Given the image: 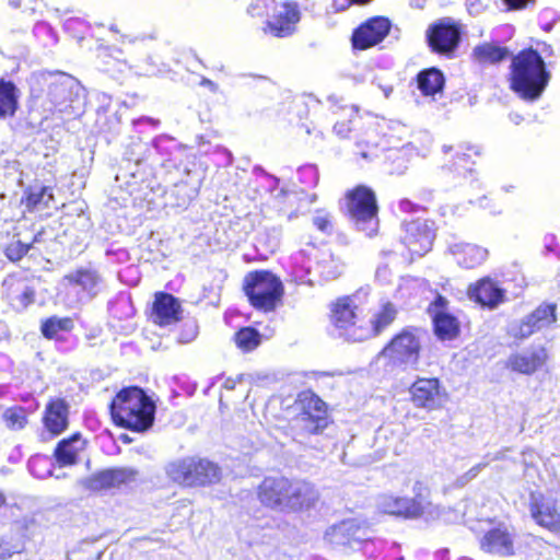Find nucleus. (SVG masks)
<instances>
[{"label": "nucleus", "instance_id": "obj_18", "mask_svg": "<svg viewBox=\"0 0 560 560\" xmlns=\"http://www.w3.org/2000/svg\"><path fill=\"white\" fill-rule=\"evenodd\" d=\"M182 307L178 300L170 293L159 292L152 307V320L160 326L177 323L180 319Z\"/></svg>", "mask_w": 560, "mask_h": 560}, {"label": "nucleus", "instance_id": "obj_53", "mask_svg": "<svg viewBox=\"0 0 560 560\" xmlns=\"http://www.w3.org/2000/svg\"><path fill=\"white\" fill-rule=\"evenodd\" d=\"M196 174L199 175L200 185H201L202 184V179H203V172L200 168H198V167H195L194 170H186L185 177L182 178L178 183H185L186 186L189 187L190 183H191V178Z\"/></svg>", "mask_w": 560, "mask_h": 560}, {"label": "nucleus", "instance_id": "obj_20", "mask_svg": "<svg viewBox=\"0 0 560 560\" xmlns=\"http://www.w3.org/2000/svg\"><path fill=\"white\" fill-rule=\"evenodd\" d=\"M326 537L334 545L349 547H353L354 544H359L368 539L365 537V530L351 520L343 521L340 524L332 526L326 533Z\"/></svg>", "mask_w": 560, "mask_h": 560}, {"label": "nucleus", "instance_id": "obj_27", "mask_svg": "<svg viewBox=\"0 0 560 560\" xmlns=\"http://www.w3.org/2000/svg\"><path fill=\"white\" fill-rule=\"evenodd\" d=\"M84 447V441L80 433L72 434L69 439L61 440L55 450V457L61 466L72 465L77 456Z\"/></svg>", "mask_w": 560, "mask_h": 560}, {"label": "nucleus", "instance_id": "obj_36", "mask_svg": "<svg viewBox=\"0 0 560 560\" xmlns=\"http://www.w3.org/2000/svg\"><path fill=\"white\" fill-rule=\"evenodd\" d=\"M69 282L82 287L83 290L96 294V287L101 282V277L95 270L80 269L66 276Z\"/></svg>", "mask_w": 560, "mask_h": 560}, {"label": "nucleus", "instance_id": "obj_58", "mask_svg": "<svg viewBox=\"0 0 560 560\" xmlns=\"http://www.w3.org/2000/svg\"><path fill=\"white\" fill-rule=\"evenodd\" d=\"M165 140H167V138H164V137L155 138V139L153 140V147H154V149H155L156 151H159V150H160V148H161L162 142H163V141H165Z\"/></svg>", "mask_w": 560, "mask_h": 560}, {"label": "nucleus", "instance_id": "obj_35", "mask_svg": "<svg viewBox=\"0 0 560 560\" xmlns=\"http://www.w3.org/2000/svg\"><path fill=\"white\" fill-rule=\"evenodd\" d=\"M200 178L196 174L191 178L190 186L187 187L185 183H176L172 189V196L175 198V206L187 207L199 194Z\"/></svg>", "mask_w": 560, "mask_h": 560}, {"label": "nucleus", "instance_id": "obj_47", "mask_svg": "<svg viewBox=\"0 0 560 560\" xmlns=\"http://www.w3.org/2000/svg\"><path fill=\"white\" fill-rule=\"evenodd\" d=\"M22 549L20 542H13L11 539L0 536V560H7L14 553L21 552Z\"/></svg>", "mask_w": 560, "mask_h": 560}, {"label": "nucleus", "instance_id": "obj_40", "mask_svg": "<svg viewBox=\"0 0 560 560\" xmlns=\"http://www.w3.org/2000/svg\"><path fill=\"white\" fill-rule=\"evenodd\" d=\"M85 487L94 491L116 487L113 480L112 470L106 469L93 475L85 480Z\"/></svg>", "mask_w": 560, "mask_h": 560}, {"label": "nucleus", "instance_id": "obj_43", "mask_svg": "<svg viewBox=\"0 0 560 560\" xmlns=\"http://www.w3.org/2000/svg\"><path fill=\"white\" fill-rule=\"evenodd\" d=\"M267 27L269 32L277 37L290 36L295 30V27L291 26V23H288L276 15L271 21H268Z\"/></svg>", "mask_w": 560, "mask_h": 560}, {"label": "nucleus", "instance_id": "obj_54", "mask_svg": "<svg viewBox=\"0 0 560 560\" xmlns=\"http://www.w3.org/2000/svg\"><path fill=\"white\" fill-rule=\"evenodd\" d=\"M418 208L419 206L413 203L409 199H402L399 201V210L402 212L416 211Z\"/></svg>", "mask_w": 560, "mask_h": 560}, {"label": "nucleus", "instance_id": "obj_24", "mask_svg": "<svg viewBox=\"0 0 560 560\" xmlns=\"http://www.w3.org/2000/svg\"><path fill=\"white\" fill-rule=\"evenodd\" d=\"M150 153L151 149L147 142L140 139L132 140L130 144L127 145L124 153L126 172L131 177H136L139 166L150 156ZM121 168H124V166Z\"/></svg>", "mask_w": 560, "mask_h": 560}, {"label": "nucleus", "instance_id": "obj_31", "mask_svg": "<svg viewBox=\"0 0 560 560\" xmlns=\"http://www.w3.org/2000/svg\"><path fill=\"white\" fill-rule=\"evenodd\" d=\"M354 301L352 298H342L337 301L331 312V322L337 328L347 329L353 326L354 313Z\"/></svg>", "mask_w": 560, "mask_h": 560}, {"label": "nucleus", "instance_id": "obj_62", "mask_svg": "<svg viewBox=\"0 0 560 560\" xmlns=\"http://www.w3.org/2000/svg\"><path fill=\"white\" fill-rule=\"evenodd\" d=\"M4 504H5V497H4V494L2 493V491H0V508H1L2 505H4Z\"/></svg>", "mask_w": 560, "mask_h": 560}, {"label": "nucleus", "instance_id": "obj_55", "mask_svg": "<svg viewBox=\"0 0 560 560\" xmlns=\"http://www.w3.org/2000/svg\"><path fill=\"white\" fill-rule=\"evenodd\" d=\"M202 86H207L208 89H210L212 92H217L218 91V84L214 83L213 81H211L210 79H207V78H203L201 80V83H200Z\"/></svg>", "mask_w": 560, "mask_h": 560}, {"label": "nucleus", "instance_id": "obj_63", "mask_svg": "<svg viewBox=\"0 0 560 560\" xmlns=\"http://www.w3.org/2000/svg\"><path fill=\"white\" fill-rule=\"evenodd\" d=\"M350 1L354 2V3H359V4H364V3L370 2L371 0H350Z\"/></svg>", "mask_w": 560, "mask_h": 560}, {"label": "nucleus", "instance_id": "obj_3", "mask_svg": "<svg viewBox=\"0 0 560 560\" xmlns=\"http://www.w3.org/2000/svg\"><path fill=\"white\" fill-rule=\"evenodd\" d=\"M155 406L137 386L121 389L110 404V415L116 424L142 432L154 421Z\"/></svg>", "mask_w": 560, "mask_h": 560}, {"label": "nucleus", "instance_id": "obj_23", "mask_svg": "<svg viewBox=\"0 0 560 560\" xmlns=\"http://www.w3.org/2000/svg\"><path fill=\"white\" fill-rule=\"evenodd\" d=\"M470 295L478 303L490 308L497 307L504 300V291L490 279L480 280L476 287L470 290Z\"/></svg>", "mask_w": 560, "mask_h": 560}, {"label": "nucleus", "instance_id": "obj_25", "mask_svg": "<svg viewBox=\"0 0 560 560\" xmlns=\"http://www.w3.org/2000/svg\"><path fill=\"white\" fill-rule=\"evenodd\" d=\"M451 250L456 256L458 265L465 268L479 266L488 256L487 249L472 244H455Z\"/></svg>", "mask_w": 560, "mask_h": 560}, {"label": "nucleus", "instance_id": "obj_37", "mask_svg": "<svg viewBox=\"0 0 560 560\" xmlns=\"http://www.w3.org/2000/svg\"><path fill=\"white\" fill-rule=\"evenodd\" d=\"M73 320L70 317L51 316L42 323V334L48 339L57 337L59 331H70Z\"/></svg>", "mask_w": 560, "mask_h": 560}, {"label": "nucleus", "instance_id": "obj_52", "mask_svg": "<svg viewBox=\"0 0 560 560\" xmlns=\"http://www.w3.org/2000/svg\"><path fill=\"white\" fill-rule=\"evenodd\" d=\"M334 131L341 138L348 137L351 131L350 120L348 121H337L334 125Z\"/></svg>", "mask_w": 560, "mask_h": 560}, {"label": "nucleus", "instance_id": "obj_42", "mask_svg": "<svg viewBox=\"0 0 560 560\" xmlns=\"http://www.w3.org/2000/svg\"><path fill=\"white\" fill-rule=\"evenodd\" d=\"M8 428L12 430L22 429L26 422V418L22 409L9 408L2 416Z\"/></svg>", "mask_w": 560, "mask_h": 560}, {"label": "nucleus", "instance_id": "obj_51", "mask_svg": "<svg viewBox=\"0 0 560 560\" xmlns=\"http://www.w3.org/2000/svg\"><path fill=\"white\" fill-rule=\"evenodd\" d=\"M446 305L447 300L442 295H438L431 303L429 311L432 313V316H434L439 312H446Z\"/></svg>", "mask_w": 560, "mask_h": 560}, {"label": "nucleus", "instance_id": "obj_56", "mask_svg": "<svg viewBox=\"0 0 560 560\" xmlns=\"http://www.w3.org/2000/svg\"><path fill=\"white\" fill-rule=\"evenodd\" d=\"M471 158L470 153H457V161L455 162V165L457 167L462 166V167H465V165H459L460 161H467Z\"/></svg>", "mask_w": 560, "mask_h": 560}, {"label": "nucleus", "instance_id": "obj_50", "mask_svg": "<svg viewBox=\"0 0 560 560\" xmlns=\"http://www.w3.org/2000/svg\"><path fill=\"white\" fill-rule=\"evenodd\" d=\"M23 307L28 306L35 300V290L28 285H24L20 295L18 296Z\"/></svg>", "mask_w": 560, "mask_h": 560}, {"label": "nucleus", "instance_id": "obj_44", "mask_svg": "<svg viewBox=\"0 0 560 560\" xmlns=\"http://www.w3.org/2000/svg\"><path fill=\"white\" fill-rule=\"evenodd\" d=\"M275 15L288 23H291V26L293 27L300 20L298 5L291 2L283 3Z\"/></svg>", "mask_w": 560, "mask_h": 560}, {"label": "nucleus", "instance_id": "obj_1", "mask_svg": "<svg viewBox=\"0 0 560 560\" xmlns=\"http://www.w3.org/2000/svg\"><path fill=\"white\" fill-rule=\"evenodd\" d=\"M84 90L81 83L65 72H39L32 77L31 93L42 101L47 113L79 115Z\"/></svg>", "mask_w": 560, "mask_h": 560}, {"label": "nucleus", "instance_id": "obj_19", "mask_svg": "<svg viewBox=\"0 0 560 560\" xmlns=\"http://www.w3.org/2000/svg\"><path fill=\"white\" fill-rule=\"evenodd\" d=\"M481 549L488 553L510 557L514 555V541L506 527H495L488 530L481 541Z\"/></svg>", "mask_w": 560, "mask_h": 560}, {"label": "nucleus", "instance_id": "obj_11", "mask_svg": "<svg viewBox=\"0 0 560 560\" xmlns=\"http://www.w3.org/2000/svg\"><path fill=\"white\" fill-rule=\"evenodd\" d=\"M427 37L433 51L450 56L459 45L460 25L450 18L442 19L429 27Z\"/></svg>", "mask_w": 560, "mask_h": 560}, {"label": "nucleus", "instance_id": "obj_26", "mask_svg": "<svg viewBox=\"0 0 560 560\" xmlns=\"http://www.w3.org/2000/svg\"><path fill=\"white\" fill-rule=\"evenodd\" d=\"M191 468H196L195 457L179 458L165 466V474L177 485L192 487Z\"/></svg>", "mask_w": 560, "mask_h": 560}, {"label": "nucleus", "instance_id": "obj_2", "mask_svg": "<svg viewBox=\"0 0 560 560\" xmlns=\"http://www.w3.org/2000/svg\"><path fill=\"white\" fill-rule=\"evenodd\" d=\"M510 69L511 90L527 102H535L542 95L551 77L544 58L533 48L515 55Z\"/></svg>", "mask_w": 560, "mask_h": 560}, {"label": "nucleus", "instance_id": "obj_61", "mask_svg": "<svg viewBox=\"0 0 560 560\" xmlns=\"http://www.w3.org/2000/svg\"><path fill=\"white\" fill-rule=\"evenodd\" d=\"M383 91H384L385 96L388 97L389 94L393 92V88H390V86L389 88H385V89H383Z\"/></svg>", "mask_w": 560, "mask_h": 560}, {"label": "nucleus", "instance_id": "obj_15", "mask_svg": "<svg viewBox=\"0 0 560 560\" xmlns=\"http://www.w3.org/2000/svg\"><path fill=\"white\" fill-rule=\"evenodd\" d=\"M287 499L285 511L296 512L314 506L319 499V493L311 482L291 479Z\"/></svg>", "mask_w": 560, "mask_h": 560}, {"label": "nucleus", "instance_id": "obj_7", "mask_svg": "<svg viewBox=\"0 0 560 560\" xmlns=\"http://www.w3.org/2000/svg\"><path fill=\"white\" fill-rule=\"evenodd\" d=\"M328 423L326 404L317 395L306 394L302 399V412L295 419L296 428L300 430L298 435L304 438L320 434Z\"/></svg>", "mask_w": 560, "mask_h": 560}, {"label": "nucleus", "instance_id": "obj_6", "mask_svg": "<svg viewBox=\"0 0 560 560\" xmlns=\"http://www.w3.org/2000/svg\"><path fill=\"white\" fill-rule=\"evenodd\" d=\"M420 347L415 329L407 328L396 335L380 355L386 358L394 366H413L418 363Z\"/></svg>", "mask_w": 560, "mask_h": 560}, {"label": "nucleus", "instance_id": "obj_8", "mask_svg": "<svg viewBox=\"0 0 560 560\" xmlns=\"http://www.w3.org/2000/svg\"><path fill=\"white\" fill-rule=\"evenodd\" d=\"M328 423L326 404L317 395L306 394L302 399V412L295 419L296 428L300 430L298 435L304 438L320 434Z\"/></svg>", "mask_w": 560, "mask_h": 560}, {"label": "nucleus", "instance_id": "obj_39", "mask_svg": "<svg viewBox=\"0 0 560 560\" xmlns=\"http://www.w3.org/2000/svg\"><path fill=\"white\" fill-rule=\"evenodd\" d=\"M318 270L324 280H335L337 279L343 270V265L336 260L331 255L328 258L322 259L318 265Z\"/></svg>", "mask_w": 560, "mask_h": 560}, {"label": "nucleus", "instance_id": "obj_29", "mask_svg": "<svg viewBox=\"0 0 560 560\" xmlns=\"http://www.w3.org/2000/svg\"><path fill=\"white\" fill-rule=\"evenodd\" d=\"M196 468H191V477L195 479L192 487L206 486L220 480L221 470L214 463L195 457Z\"/></svg>", "mask_w": 560, "mask_h": 560}, {"label": "nucleus", "instance_id": "obj_33", "mask_svg": "<svg viewBox=\"0 0 560 560\" xmlns=\"http://www.w3.org/2000/svg\"><path fill=\"white\" fill-rule=\"evenodd\" d=\"M509 56V49L492 43L478 45L472 50V57L479 63H497Z\"/></svg>", "mask_w": 560, "mask_h": 560}, {"label": "nucleus", "instance_id": "obj_28", "mask_svg": "<svg viewBox=\"0 0 560 560\" xmlns=\"http://www.w3.org/2000/svg\"><path fill=\"white\" fill-rule=\"evenodd\" d=\"M545 362L544 350L513 354L509 358V366L518 373L533 374Z\"/></svg>", "mask_w": 560, "mask_h": 560}, {"label": "nucleus", "instance_id": "obj_45", "mask_svg": "<svg viewBox=\"0 0 560 560\" xmlns=\"http://www.w3.org/2000/svg\"><path fill=\"white\" fill-rule=\"evenodd\" d=\"M52 199V194L48 187H42L38 191H32L27 197L28 205L33 207H49Z\"/></svg>", "mask_w": 560, "mask_h": 560}, {"label": "nucleus", "instance_id": "obj_30", "mask_svg": "<svg viewBox=\"0 0 560 560\" xmlns=\"http://www.w3.org/2000/svg\"><path fill=\"white\" fill-rule=\"evenodd\" d=\"M20 91L14 83L0 80V118L14 116L19 107Z\"/></svg>", "mask_w": 560, "mask_h": 560}, {"label": "nucleus", "instance_id": "obj_9", "mask_svg": "<svg viewBox=\"0 0 560 560\" xmlns=\"http://www.w3.org/2000/svg\"><path fill=\"white\" fill-rule=\"evenodd\" d=\"M430 506L425 494L417 492L413 498L381 494L376 499L380 512L405 518H417L423 515Z\"/></svg>", "mask_w": 560, "mask_h": 560}, {"label": "nucleus", "instance_id": "obj_57", "mask_svg": "<svg viewBox=\"0 0 560 560\" xmlns=\"http://www.w3.org/2000/svg\"><path fill=\"white\" fill-rule=\"evenodd\" d=\"M509 117L510 120L513 121L515 125L521 124V121L523 120V117L516 113H511Z\"/></svg>", "mask_w": 560, "mask_h": 560}, {"label": "nucleus", "instance_id": "obj_64", "mask_svg": "<svg viewBox=\"0 0 560 560\" xmlns=\"http://www.w3.org/2000/svg\"><path fill=\"white\" fill-rule=\"evenodd\" d=\"M451 150H452V147H450V145H443V151H444L445 153H447V152H448V151H451Z\"/></svg>", "mask_w": 560, "mask_h": 560}, {"label": "nucleus", "instance_id": "obj_41", "mask_svg": "<svg viewBox=\"0 0 560 560\" xmlns=\"http://www.w3.org/2000/svg\"><path fill=\"white\" fill-rule=\"evenodd\" d=\"M313 225L324 234L330 235L334 232V221L330 212L318 209L312 217Z\"/></svg>", "mask_w": 560, "mask_h": 560}, {"label": "nucleus", "instance_id": "obj_14", "mask_svg": "<svg viewBox=\"0 0 560 560\" xmlns=\"http://www.w3.org/2000/svg\"><path fill=\"white\" fill-rule=\"evenodd\" d=\"M290 480L284 476L266 477L258 487L260 502L268 508L285 511Z\"/></svg>", "mask_w": 560, "mask_h": 560}, {"label": "nucleus", "instance_id": "obj_10", "mask_svg": "<svg viewBox=\"0 0 560 560\" xmlns=\"http://www.w3.org/2000/svg\"><path fill=\"white\" fill-rule=\"evenodd\" d=\"M402 243L411 254L423 256L435 238V224L427 219H417L402 223Z\"/></svg>", "mask_w": 560, "mask_h": 560}, {"label": "nucleus", "instance_id": "obj_34", "mask_svg": "<svg viewBox=\"0 0 560 560\" xmlns=\"http://www.w3.org/2000/svg\"><path fill=\"white\" fill-rule=\"evenodd\" d=\"M434 331L440 339L452 340L459 332V325L453 315L439 312L433 316Z\"/></svg>", "mask_w": 560, "mask_h": 560}, {"label": "nucleus", "instance_id": "obj_59", "mask_svg": "<svg viewBox=\"0 0 560 560\" xmlns=\"http://www.w3.org/2000/svg\"><path fill=\"white\" fill-rule=\"evenodd\" d=\"M387 272H388L387 267L378 268V269L376 270V277H377V278H382V277H384V278H385V277H386V275H387Z\"/></svg>", "mask_w": 560, "mask_h": 560}, {"label": "nucleus", "instance_id": "obj_16", "mask_svg": "<svg viewBox=\"0 0 560 560\" xmlns=\"http://www.w3.org/2000/svg\"><path fill=\"white\" fill-rule=\"evenodd\" d=\"M411 400L417 407L436 409L443 402V395L436 378H419L410 387Z\"/></svg>", "mask_w": 560, "mask_h": 560}, {"label": "nucleus", "instance_id": "obj_13", "mask_svg": "<svg viewBox=\"0 0 560 560\" xmlns=\"http://www.w3.org/2000/svg\"><path fill=\"white\" fill-rule=\"evenodd\" d=\"M557 305L553 303H542L529 315L525 316L517 327L513 328V336L515 338L525 339L549 327L557 320L556 316Z\"/></svg>", "mask_w": 560, "mask_h": 560}, {"label": "nucleus", "instance_id": "obj_21", "mask_svg": "<svg viewBox=\"0 0 560 560\" xmlns=\"http://www.w3.org/2000/svg\"><path fill=\"white\" fill-rule=\"evenodd\" d=\"M396 315V306L392 302L385 301L381 304V308L377 312H375V314L371 318V328L368 329L365 332H361L359 335L353 329V331L349 334V338H351L354 341H361L372 336H376L395 320Z\"/></svg>", "mask_w": 560, "mask_h": 560}, {"label": "nucleus", "instance_id": "obj_4", "mask_svg": "<svg viewBox=\"0 0 560 560\" xmlns=\"http://www.w3.org/2000/svg\"><path fill=\"white\" fill-rule=\"evenodd\" d=\"M243 290L249 303L265 312L273 311L283 295L281 280L268 270L248 272L243 281Z\"/></svg>", "mask_w": 560, "mask_h": 560}, {"label": "nucleus", "instance_id": "obj_17", "mask_svg": "<svg viewBox=\"0 0 560 560\" xmlns=\"http://www.w3.org/2000/svg\"><path fill=\"white\" fill-rule=\"evenodd\" d=\"M530 514L540 526L553 532L560 530V508L553 500L532 495Z\"/></svg>", "mask_w": 560, "mask_h": 560}, {"label": "nucleus", "instance_id": "obj_12", "mask_svg": "<svg viewBox=\"0 0 560 560\" xmlns=\"http://www.w3.org/2000/svg\"><path fill=\"white\" fill-rule=\"evenodd\" d=\"M392 28L387 18L374 16L366 20L352 34L351 40L354 49H368L381 43Z\"/></svg>", "mask_w": 560, "mask_h": 560}, {"label": "nucleus", "instance_id": "obj_5", "mask_svg": "<svg viewBox=\"0 0 560 560\" xmlns=\"http://www.w3.org/2000/svg\"><path fill=\"white\" fill-rule=\"evenodd\" d=\"M347 208L357 229L372 236L378 226L375 194L368 187L359 186L347 195Z\"/></svg>", "mask_w": 560, "mask_h": 560}, {"label": "nucleus", "instance_id": "obj_38", "mask_svg": "<svg viewBox=\"0 0 560 560\" xmlns=\"http://www.w3.org/2000/svg\"><path fill=\"white\" fill-rule=\"evenodd\" d=\"M234 340L240 349L248 352L260 345L261 335L253 327H244L234 335Z\"/></svg>", "mask_w": 560, "mask_h": 560}, {"label": "nucleus", "instance_id": "obj_46", "mask_svg": "<svg viewBox=\"0 0 560 560\" xmlns=\"http://www.w3.org/2000/svg\"><path fill=\"white\" fill-rule=\"evenodd\" d=\"M112 475L115 486H119L122 483H127L136 480L138 476V471L133 468L121 467V468H113Z\"/></svg>", "mask_w": 560, "mask_h": 560}, {"label": "nucleus", "instance_id": "obj_22", "mask_svg": "<svg viewBox=\"0 0 560 560\" xmlns=\"http://www.w3.org/2000/svg\"><path fill=\"white\" fill-rule=\"evenodd\" d=\"M69 406L63 399L51 400L46 406L44 423L47 430L58 435L68 428Z\"/></svg>", "mask_w": 560, "mask_h": 560}, {"label": "nucleus", "instance_id": "obj_32", "mask_svg": "<svg viewBox=\"0 0 560 560\" xmlns=\"http://www.w3.org/2000/svg\"><path fill=\"white\" fill-rule=\"evenodd\" d=\"M417 82L419 90L424 95H434L442 91L444 85V75L435 68L425 69L419 72Z\"/></svg>", "mask_w": 560, "mask_h": 560}, {"label": "nucleus", "instance_id": "obj_60", "mask_svg": "<svg viewBox=\"0 0 560 560\" xmlns=\"http://www.w3.org/2000/svg\"><path fill=\"white\" fill-rule=\"evenodd\" d=\"M10 4H11L13 8H16V9L22 8V3H21V1H18V0H11V1H10Z\"/></svg>", "mask_w": 560, "mask_h": 560}, {"label": "nucleus", "instance_id": "obj_48", "mask_svg": "<svg viewBox=\"0 0 560 560\" xmlns=\"http://www.w3.org/2000/svg\"><path fill=\"white\" fill-rule=\"evenodd\" d=\"M487 465H488V463H479V464L475 465L474 467H471L468 471H466L465 474H463L456 478V480L454 482L455 487H457V488L465 487L468 482H470L472 479H475Z\"/></svg>", "mask_w": 560, "mask_h": 560}, {"label": "nucleus", "instance_id": "obj_49", "mask_svg": "<svg viewBox=\"0 0 560 560\" xmlns=\"http://www.w3.org/2000/svg\"><path fill=\"white\" fill-rule=\"evenodd\" d=\"M30 248V244L18 241L8 247L7 255L11 260H19L28 253Z\"/></svg>", "mask_w": 560, "mask_h": 560}]
</instances>
